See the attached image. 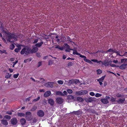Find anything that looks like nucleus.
<instances>
[{
    "instance_id": "1",
    "label": "nucleus",
    "mask_w": 127,
    "mask_h": 127,
    "mask_svg": "<svg viewBox=\"0 0 127 127\" xmlns=\"http://www.w3.org/2000/svg\"><path fill=\"white\" fill-rule=\"evenodd\" d=\"M88 93V91L86 90H81L80 91L76 92L75 94L77 95H80L86 94Z\"/></svg>"
},
{
    "instance_id": "2",
    "label": "nucleus",
    "mask_w": 127,
    "mask_h": 127,
    "mask_svg": "<svg viewBox=\"0 0 127 127\" xmlns=\"http://www.w3.org/2000/svg\"><path fill=\"white\" fill-rule=\"evenodd\" d=\"M85 100L87 102H91L93 101L95 102L96 100V98L92 97L86 98Z\"/></svg>"
},
{
    "instance_id": "3",
    "label": "nucleus",
    "mask_w": 127,
    "mask_h": 127,
    "mask_svg": "<svg viewBox=\"0 0 127 127\" xmlns=\"http://www.w3.org/2000/svg\"><path fill=\"white\" fill-rule=\"evenodd\" d=\"M6 34V36H7L8 38V39L11 40L14 37V36L15 35V34L13 33H11L10 32H6V33H5Z\"/></svg>"
},
{
    "instance_id": "4",
    "label": "nucleus",
    "mask_w": 127,
    "mask_h": 127,
    "mask_svg": "<svg viewBox=\"0 0 127 127\" xmlns=\"http://www.w3.org/2000/svg\"><path fill=\"white\" fill-rule=\"evenodd\" d=\"M63 99L61 97H58L56 98V103L59 104H62L64 101Z\"/></svg>"
},
{
    "instance_id": "5",
    "label": "nucleus",
    "mask_w": 127,
    "mask_h": 127,
    "mask_svg": "<svg viewBox=\"0 0 127 127\" xmlns=\"http://www.w3.org/2000/svg\"><path fill=\"white\" fill-rule=\"evenodd\" d=\"M37 114L39 117H42L44 115V113L42 110H38L37 112Z\"/></svg>"
},
{
    "instance_id": "6",
    "label": "nucleus",
    "mask_w": 127,
    "mask_h": 127,
    "mask_svg": "<svg viewBox=\"0 0 127 127\" xmlns=\"http://www.w3.org/2000/svg\"><path fill=\"white\" fill-rule=\"evenodd\" d=\"M10 122L12 125H15L17 123V120L16 118H13L11 120Z\"/></svg>"
},
{
    "instance_id": "7",
    "label": "nucleus",
    "mask_w": 127,
    "mask_h": 127,
    "mask_svg": "<svg viewBox=\"0 0 127 127\" xmlns=\"http://www.w3.org/2000/svg\"><path fill=\"white\" fill-rule=\"evenodd\" d=\"M53 82H48L45 83V86L47 87L52 88L53 87Z\"/></svg>"
},
{
    "instance_id": "8",
    "label": "nucleus",
    "mask_w": 127,
    "mask_h": 127,
    "mask_svg": "<svg viewBox=\"0 0 127 127\" xmlns=\"http://www.w3.org/2000/svg\"><path fill=\"white\" fill-rule=\"evenodd\" d=\"M26 49V52L25 54L26 55H28L29 54H31V49L28 47H25Z\"/></svg>"
},
{
    "instance_id": "9",
    "label": "nucleus",
    "mask_w": 127,
    "mask_h": 127,
    "mask_svg": "<svg viewBox=\"0 0 127 127\" xmlns=\"http://www.w3.org/2000/svg\"><path fill=\"white\" fill-rule=\"evenodd\" d=\"M48 101L51 106H53L54 104V100L51 98H49L48 100Z\"/></svg>"
},
{
    "instance_id": "10",
    "label": "nucleus",
    "mask_w": 127,
    "mask_h": 127,
    "mask_svg": "<svg viewBox=\"0 0 127 127\" xmlns=\"http://www.w3.org/2000/svg\"><path fill=\"white\" fill-rule=\"evenodd\" d=\"M75 101H78L79 102H82L84 101V100L81 97H76L75 98Z\"/></svg>"
},
{
    "instance_id": "11",
    "label": "nucleus",
    "mask_w": 127,
    "mask_h": 127,
    "mask_svg": "<svg viewBox=\"0 0 127 127\" xmlns=\"http://www.w3.org/2000/svg\"><path fill=\"white\" fill-rule=\"evenodd\" d=\"M125 97H123V99L120 98L117 101V102L118 103L120 104L123 103L125 100Z\"/></svg>"
},
{
    "instance_id": "12",
    "label": "nucleus",
    "mask_w": 127,
    "mask_h": 127,
    "mask_svg": "<svg viewBox=\"0 0 127 127\" xmlns=\"http://www.w3.org/2000/svg\"><path fill=\"white\" fill-rule=\"evenodd\" d=\"M73 113L75 114L78 115L82 114V112L81 110H79L77 111H74Z\"/></svg>"
},
{
    "instance_id": "13",
    "label": "nucleus",
    "mask_w": 127,
    "mask_h": 127,
    "mask_svg": "<svg viewBox=\"0 0 127 127\" xmlns=\"http://www.w3.org/2000/svg\"><path fill=\"white\" fill-rule=\"evenodd\" d=\"M100 101L103 103L104 104H107L109 102L108 100L105 98H101L100 99Z\"/></svg>"
},
{
    "instance_id": "14",
    "label": "nucleus",
    "mask_w": 127,
    "mask_h": 127,
    "mask_svg": "<svg viewBox=\"0 0 127 127\" xmlns=\"http://www.w3.org/2000/svg\"><path fill=\"white\" fill-rule=\"evenodd\" d=\"M127 64H123L121 65L120 66H119V68L121 69H125L127 68Z\"/></svg>"
},
{
    "instance_id": "15",
    "label": "nucleus",
    "mask_w": 127,
    "mask_h": 127,
    "mask_svg": "<svg viewBox=\"0 0 127 127\" xmlns=\"http://www.w3.org/2000/svg\"><path fill=\"white\" fill-rule=\"evenodd\" d=\"M51 93V92L50 91H48L45 93L44 96L45 97H47L50 95Z\"/></svg>"
},
{
    "instance_id": "16",
    "label": "nucleus",
    "mask_w": 127,
    "mask_h": 127,
    "mask_svg": "<svg viewBox=\"0 0 127 127\" xmlns=\"http://www.w3.org/2000/svg\"><path fill=\"white\" fill-rule=\"evenodd\" d=\"M38 50V48L37 47H35L31 49V54L35 53L37 52Z\"/></svg>"
},
{
    "instance_id": "17",
    "label": "nucleus",
    "mask_w": 127,
    "mask_h": 127,
    "mask_svg": "<svg viewBox=\"0 0 127 127\" xmlns=\"http://www.w3.org/2000/svg\"><path fill=\"white\" fill-rule=\"evenodd\" d=\"M25 118L26 120L28 121L31 120L32 119V115H30V116H26Z\"/></svg>"
},
{
    "instance_id": "18",
    "label": "nucleus",
    "mask_w": 127,
    "mask_h": 127,
    "mask_svg": "<svg viewBox=\"0 0 127 127\" xmlns=\"http://www.w3.org/2000/svg\"><path fill=\"white\" fill-rule=\"evenodd\" d=\"M20 123L22 125H24L26 123V120L25 119L22 118L20 120Z\"/></svg>"
},
{
    "instance_id": "19",
    "label": "nucleus",
    "mask_w": 127,
    "mask_h": 127,
    "mask_svg": "<svg viewBox=\"0 0 127 127\" xmlns=\"http://www.w3.org/2000/svg\"><path fill=\"white\" fill-rule=\"evenodd\" d=\"M1 123L4 125L6 126L8 124L6 120H1Z\"/></svg>"
},
{
    "instance_id": "20",
    "label": "nucleus",
    "mask_w": 127,
    "mask_h": 127,
    "mask_svg": "<svg viewBox=\"0 0 127 127\" xmlns=\"http://www.w3.org/2000/svg\"><path fill=\"white\" fill-rule=\"evenodd\" d=\"M43 43V42L41 41L39 43H36L35 44V46L37 47H41Z\"/></svg>"
},
{
    "instance_id": "21",
    "label": "nucleus",
    "mask_w": 127,
    "mask_h": 127,
    "mask_svg": "<svg viewBox=\"0 0 127 127\" xmlns=\"http://www.w3.org/2000/svg\"><path fill=\"white\" fill-rule=\"evenodd\" d=\"M74 79H71L69 80L67 84L68 85H71L73 84L74 83Z\"/></svg>"
},
{
    "instance_id": "22",
    "label": "nucleus",
    "mask_w": 127,
    "mask_h": 127,
    "mask_svg": "<svg viewBox=\"0 0 127 127\" xmlns=\"http://www.w3.org/2000/svg\"><path fill=\"white\" fill-rule=\"evenodd\" d=\"M56 94L57 95H60L61 96H64V94L60 91H57L56 92Z\"/></svg>"
},
{
    "instance_id": "23",
    "label": "nucleus",
    "mask_w": 127,
    "mask_h": 127,
    "mask_svg": "<svg viewBox=\"0 0 127 127\" xmlns=\"http://www.w3.org/2000/svg\"><path fill=\"white\" fill-rule=\"evenodd\" d=\"M67 98L70 99H73L75 101V98L76 97H74V96L72 95H68L67 96Z\"/></svg>"
},
{
    "instance_id": "24",
    "label": "nucleus",
    "mask_w": 127,
    "mask_h": 127,
    "mask_svg": "<svg viewBox=\"0 0 127 127\" xmlns=\"http://www.w3.org/2000/svg\"><path fill=\"white\" fill-rule=\"evenodd\" d=\"M26 49L25 47L23 48L22 50L21 51L20 53L22 55L24 54V53H26Z\"/></svg>"
},
{
    "instance_id": "25",
    "label": "nucleus",
    "mask_w": 127,
    "mask_h": 127,
    "mask_svg": "<svg viewBox=\"0 0 127 127\" xmlns=\"http://www.w3.org/2000/svg\"><path fill=\"white\" fill-rule=\"evenodd\" d=\"M106 76V75H105L103 76L102 77L98 79H97V81H100L101 82H103V80H104L105 77Z\"/></svg>"
},
{
    "instance_id": "26",
    "label": "nucleus",
    "mask_w": 127,
    "mask_h": 127,
    "mask_svg": "<svg viewBox=\"0 0 127 127\" xmlns=\"http://www.w3.org/2000/svg\"><path fill=\"white\" fill-rule=\"evenodd\" d=\"M0 28L2 30V32H4L5 33H6L7 32L4 30V29H5L4 28L2 24H1Z\"/></svg>"
},
{
    "instance_id": "27",
    "label": "nucleus",
    "mask_w": 127,
    "mask_h": 127,
    "mask_svg": "<svg viewBox=\"0 0 127 127\" xmlns=\"http://www.w3.org/2000/svg\"><path fill=\"white\" fill-rule=\"evenodd\" d=\"M107 61H108L106 60H105L103 61L102 64L104 65L106 67L108 66V64H107Z\"/></svg>"
},
{
    "instance_id": "28",
    "label": "nucleus",
    "mask_w": 127,
    "mask_h": 127,
    "mask_svg": "<svg viewBox=\"0 0 127 127\" xmlns=\"http://www.w3.org/2000/svg\"><path fill=\"white\" fill-rule=\"evenodd\" d=\"M64 46H65V48L67 49H70V46L67 43H65L64 44Z\"/></svg>"
},
{
    "instance_id": "29",
    "label": "nucleus",
    "mask_w": 127,
    "mask_h": 127,
    "mask_svg": "<svg viewBox=\"0 0 127 127\" xmlns=\"http://www.w3.org/2000/svg\"><path fill=\"white\" fill-rule=\"evenodd\" d=\"M121 62L122 63H127V59H122L121 60Z\"/></svg>"
},
{
    "instance_id": "30",
    "label": "nucleus",
    "mask_w": 127,
    "mask_h": 127,
    "mask_svg": "<svg viewBox=\"0 0 127 127\" xmlns=\"http://www.w3.org/2000/svg\"><path fill=\"white\" fill-rule=\"evenodd\" d=\"M4 118H5L6 119H8V120H10L11 119V116L8 115H6L4 116Z\"/></svg>"
},
{
    "instance_id": "31",
    "label": "nucleus",
    "mask_w": 127,
    "mask_h": 127,
    "mask_svg": "<svg viewBox=\"0 0 127 127\" xmlns=\"http://www.w3.org/2000/svg\"><path fill=\"white\" fill-rule=\"evenodd\" d=\"M75 54L77 55H79L80 57L82 58L85 57V56L82 55L80 53H78L77 52H76V53Z\"/></svg>"
},
{
    "instance_id": "32",
    "label": "nucleus",
    "mask_w": 127,
    "mask_h": 127,
    "mask_svg": "<svg viewBox=\"0 0 127 127\" xmlns=\"http://www.w3.org/2000/svg\"><path fill=\"white\" fill-rule=\"evenodd\" d=\"M25 115V114L22 113H19L18 114V116L20 117L24 116Z\"/></svg>"
},
{
    "instance_id": "33",
    "label": "nucleus",
    "mask_w": 127,
    "mask_h": 127,
    "mask_svg": "<svg viewBox=\"0 0 127 127\" xmlns=\"http://www.w3.org/2000/svg\"><path fill=\"white\" fill-rule=\"evenodd\" d=\"M74 64L73 62L69 63L67 64L68 67H69L72 66Z\"/></svg>"
},
{
    "instance_id": "34",
    "label": "nucleus",
    "mask_w": 127,
    "mask_h": 127,
    "mask_svg": "<svg viewBox=\"0 0 127 127\" xmlns=\"http://www.w3.org/2000/svg\"><path fill=\"white\" fill-rule=\"evenodd\" d=\"M11 75L9 73H7V75L5 76V78H8L10 77Z\"/></svg>"
},
{
    "instance_id": "35",
    "label": "nucleus",
    "mask_w": 127,
    "mask_h": 127,
    "mask_svg": "<svg viewBox=\"0 0 127 127\" xmlns=\"http://www.w3.org/2000/svg\"><path fill=\"white\" fill-rule=\"evenodd\" d=\"M96 71L97 72V75L100 74L102 73V70L100 69L97 70Z\"/></svg>"
},
{
    "instance_id": "36",
    "label": "nucleus",
    "mask_w": 127,
    "mask_h": 127,
    "mask_svg": "<svg viewBox=\"0 0 127 127\" xmlns=\"http://www.w3.org/2000/svg\"><path fill=\"white\" fill-rule=\"evenodd\" d=\"M53 63V61L51 60H50L48 61V65H51Z\"/></svg>"
},
{
    "instance_id": "37",
    "label": "nucleus",
    "mask_w": 127,
    "mask_h": 127,
    "mask_svg": "<svg viewBox=\"0 0 127 127\" xmlns=\"http://www.w3.org/2000/svg\"><path fill=\"white\" fill-rule=\"evenodd\" d=\"M15 46L13 44H12L10 45V49L11 50H13L15 48Z\"/></svg>"
},
{
    "instance_id": "38",
    "label": "nucleus",
    "mask_w": 127,
    "mask_h": 127,
    "mask_svg": "<svg viewBox=\"0 0 127 127\" xmlns=\"http://www.w3.org/2000/svg\"><path fill=\"white\" fill-rule=\"evenodd\" d=\"M40 97L39 96H38V97H37V98H35L33 99V101L32 102H36L38 100H39L40 99Z\"/></svg>"
},
{
    "instance_id": "39",
    "label": "nucleus",
    "mask_w": 127,
    "mask_h": 127,
    "mask_svg": "<svg viewBox=\"0 0 127 127\" xmlns=\"http://www.w3.org/2000/svg\"><path fill=\"white\" fill-rule=\"evenodd\" d=\"M102 96L101 94L99 93H97L95 95V96L97 97H99L101 96Z\"/></svg>"
},
{
    "instance_id": "40",
    "label": "nucleus",
    "mask_w": 127,
    "mask_h": 127,
    "mask_svg": "<svg viewBox=\"0 0 127 127\" xmlns=\"http://www.w3.org/2000/svg\"><path fill=\"white\" fill-rule=\"evenodd\" d=\"M31 114V113L30 112H26V116H28Z\"/></svg>"
},
{
    "instance_id": "41",
    "label": "nucleus",
    "mask_w": 127,
    "mask_h": 127,
    "mask_svg": "<svg viewBox=\"0 0 127 127\" xmlns=\"http://www.w3.org/2000/svg\"><path fill=\"white\" fill-rule=\"evenodd\" d=\"M38 38L35 39L34 40V41L32 42V43H33V44H34V43H36L38 42Z\"/></svg>"
},
{
    "instance_id": "42",
    "label": "nucleus",
    "mask_w": 127,
    "mask_h": 127,
    "mask_svg": "<svg viewBox=\"0 0 127 127\" xmlns=\"http://www.w3.org/2000/svg\"><path fill=\"white\" fill-rule=\"evenodd\" d=\"M110 66L112 67H119V66L117 65L114 64H111Z\"/></svg>"
},
{
    "instance_id": "43",
    "label": "nucleus",
    "mask_w": 127,
    "mask_h": 127,
    "mask_svg": "<svg viewBox=\"0 0 127 127\" xmlns=\"http://www.w3.org/2000/svg\"><path fill=\"white\" fill-rule=\"evenodd\" d=\"M67 41H69L70 42H72V39L70 38L69 36H68L67 38Z\"/></svg>"
},
{
    "instance_id": "44",
    "label": "nucleus",
    "mask_w": 127,
    "mask_h": 127,
    "mask_svg": "<svg viewBox=\"0 0 127 127\" xmlns=\"http://www.w3.org/2000/svg\"><path fill=\"white\" fill-rule=\"evenodd\" d=\"M57 82L58 84H63V81L62 80H61L58 81Z\"/></svg>"
},
{
    "instance_id": "45",
    "label": "nucleus",
    "mask_w": 127,
    "mask_h": 127,
    "mask_svg": "<svg viewBox=\"0 0 127 127\" xmlns=\"http://www.w3.org/2000/svg\"><path fill=\"white\" fill-rule=\"evenodd\" d=\"M74 83L76 84L79 82V80L77 79L74 80Z\"/></svg>"
},
{
    "instance_id": "46",
    "label": "nucleus",
    "mask_w": 127,
    "mask_h": 127,
    "mask_svg": "<svg viewBox=\"0 0 127 127\" xmlns=\"http://www.w3.org/2000/svg\"><path fill=\"white\" fill-rule=\"evenodd\" d=\"M67 91L68 93L69 94H71L72 93V91L71 89H68L67 90Z\"/></svg>"
},
{
    "instance_id": "47",
    "label": "nucleus",
    "mask_w": 127,
    "mask_h": 127,
    "mask_svg": "<svg viewBox=\"0 0 127 127\" xmlns=\"http://www.w3.org/2000/svg\"><path fill=\"white\" fill-rule=\"evenodd\" d=\"M18 61H16L15 62H13L12 63L13 64L12 65V67H14L15 65L17 63H18Z\"/></svg>"
},
{
    "instance_id": "48",
    "label": "nucleus",
    "mask_w": 127,
    "mask_h": 127,
    "mask_svg": "<svg viewBox=\"0 0 127 127\" xmlns=\"http://www.w3.org/2000/svg\"><path fill=\"white\" fill-rule=\"evenodd\" d=\"M19 75V73H17V74H14L13 75V77L15 78H17L18 76Z\"/></svg>"
},
{
    "instance_id": "49",
    "label": "nucleus",
    "mask_w": 127,
    "mask_h": 127,
    "mask_svg": "<svg viewBox=\"0 0 127 127\" xmlns=\"http://www.w3.org/2000/svg\"><path fill=\"white\" fill-rule=\"evenodd\" d=\"M31 60L30 59H27L24 60V62L25 63H26L27 61H30Z\"/></svg>"
},
{
    "instance_id": "50",
    "label": "nucleus",
    "mask_w": 127,
    "mask_h": 127,
    "mask_svg": "<svg viewBox=\"0 0 127 127\" xmlns=\"http://www.w3.org/2000/svg\"><path fill=\"white\" fill-rule=\"evenodd\" d=\"M6 114H7L9 115H11L12 114V112L11 111H8L5 113Z\"/></svg>"
},
{
    "instance_id": "51",
    "label": "nucleus",
    "mask_w": 127,
    "mask_h": 127,
    "mask_svg": "<svg viewBox=\"0 0 127 127\" xmlns=\"http://www.w3.org/2000/svg\"><path fill=\"white\" fill-rule=\"evenodd\" d=\"M42 64V63L41 62H38V66H37L38 67H39Z\"/></svg>"
},
{
    "instance_id": "52",
    "label": "nucleus",
    "mask_w": 127,
    "mask_h": 127,
    "mask_svg": "<svg viewBox=\"0 0 127 127\" xmlns=\"http://www.w3.org/2000/svg\"><path fill=\"white\" fill-rule=\"evenodd\" d=\"M36 108V107H34L32 108L31 110V111H34L35 110Z\"/></svg>"
},
{
    "instance_id": "53",
    "label": "nucleus",
    "mask_w": 127,
    "mask_h": 127,
    "mask_svg": "<svg viewBox=\"0 0 127 127\" xmlns=\"http://www.w3.org/2000/svg\"><path fill=\"white\" fill-rule=\"evenodd\" d=\"M84 60L87 62H88L89 60L87 59H86V57L85 56V57L83 58Z\"/></svg>"
},
{
    "instance_id": "54",
    "label": "nucleus",
    "mask_w": 127,
    "mask_h": 127,
    "mask_svg": "<svg viewBox=\"0 0 127 127\" xmlns=\"http://www.w3.org/2000/svg\"><path fill=\"white\" fill-rule=\"evenodd\" d=\"M116 96L118 97H123L119 93L118 94L116 95Z\"/></svg>"
},
{
    "instance_id": "55",
    "label": "nucleus",
    "mask_w": 127,
    "mask_h": 127,
    "mask_svg": "<svg viewBox=\"0 0 127 127\" xmlns=\"http://www.w3.org/2000/svg\"><path fill=\"white\" fill-rule=\"evenodd\" d=\"M103 62H102L101 61H97V63L98 64H103Z\"/></svg>"
},
{
    "instance_id": "56",
    "label": "nucleus",
    "mask_w": 127,
    "mask_h": 127,
    "mask_svg": "<svg viewBox=\"0 0 127 127\" xmlns=\"http://www.w3.org/2000/svg\"><path fill=\"white\" fill-rule=\"evenodd\" d=\"M90 95L91 96H94L95 95V94L94 92H91L90 93Z\"/></svg>"
},
{
    "instance_id": "57",
    "label": "nucleus",
    "mask_w": 127,
    "mask_h": 127,
    "mask_svg": "<svg viewBox=\"0 0 127 127\" xmlns=\"http://www.w3.org/2000/svg\"><path fill=\"white\" fill-rule=\"evenodd\" d=\"M36 55L38 57H40L41 56L40 55V54L39 53H37L36 54Z\"/></svg>"
},
{
    "instance_id": "58",
    "label": "nucleus",
    "mask_w": 127,
    "mask_h": 127,
    "mask_svg": "<svg viewBox=\"0 0 127 127\" xmlns=\"http://www.w3.org/2000/svg\"><path fill=\"white\" fill-rule=\"evenodd\" d=\"M113 50L112 49H110L106 51V52H113Z\"/></svg>"
},
{
    "instance_id": "59",
    "label": "nucleus",
    "mask_w": 127,
    "mask_h": 127,
    "mask_svg": "<svg viewBox=\"0 0 127 127\" xmlns=\"http://www.w3.org/2000/svg\"><path fill=\"white\" fill-rule=\"evenodd\" d=\"M91 61L97 63V60L96 59H93L91 60Z\"/></svg>"
},
{
    "instance_id": "60",
    "label": "nucleus",
    "mask_w": 127,
    "mask_h": 127,
    "mask_svg": "<svg viewBox=\"0 0 127 127\" xmlns=\"http://www.w3.org/2000/svg\"><path fill=\"white\" fill-rule=\"evenodd\" d=\"M14 51L15 52L18 53L19 51V49L17 48H16L15 49Z\"/></svg>"
},
{
    "instance_id": "61",
    "label": "nucleus",
    "mask_w": 127,
    "mask_h": 127,
    "mask_svg": "<svg viewBox=\"0 0 127 127\" xmlns=\"http://www.w3.org/2000/svg\"><path fill=\"white\" fill-rule=\"evenodd\" d=\"M111 100V101L112 102H114L115 101V98L113 97H112Z\"/></svg>"
},
{
    "instance_id": "62",
    "label": "nucleus",
    "mask_w": 127,
    "mask_h": 127,
    "mask_svg": "<svg viewBox=\"0 0 127 127\" xmlns=\"http://www.w3.org/2000/svg\"><path fill=\"white\" fill-rule=\"evenodd\" d=\"M18 37L15 35L14 36V37L13 38L15 40H17V38Z\"/></svg>"
},
{
    "instance_id": "63",
    "label": "nucleus",
    "mask_w": 127,
    "mask_h": 127,
    "mask_svg": "<svg viewBox=\"0 0 127 127\" xmlns=\"http://www.w3.org/2000/svg\"><path fill=\"white\" fill-rule=\"evenodd\" d=\"M30 98H31V97H29L26 99H25L26 100V101H29L30 100Z\"/></svg>"
},
{
    "instance_id": "64",
    "label": "nucleus",
    "mask_w": 127,
    "mask_h": 127,
    "mask_svg": "<svg viewBox=\"0 0 127 127\" xmlns=\"http://www.w3.org/2000/svg\"><path fill=\"white\" fill-rule=\"evenodd\" d=\"M33 123H35L37 121V119L35 118H34L33 120Z\"/></svg>"
}]
</instances>
